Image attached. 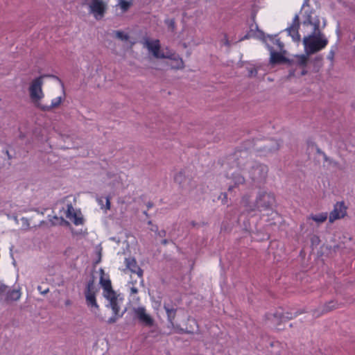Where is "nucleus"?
<instances>
[{"label":"nucleus","instance_id":"obj_1","mask_svg":"<svg viewBox=\"0 0 355 355\" xmlns=\"http://www.w3.org/2000/svg\"><path fill=\"white\" fill-rule=\"evenodd\" d=\"M242 202L248 212L272 211L276 203L274 193L266 191H259L253 203L250 202L247 198H243Z\"/></svg>","mask_w":355,"mask_h":355},{"label":"nucleus","instance_id":"obj_2","mask_svg":"<svg viewBox=\"0 0 355 355\" xmlns=\"http://www.w3.org/2000/svg\"><path fill=\"white\" fill-rule=\"evenodd\" d=\"M245 145L250 146L252 150L260 156H266L274 153L280 147V144L277 140L270 138H257L253 140H247L245 141Z\"/></svg>","mask_w":355,"mask_h":355},{"label":"nucleus","instance_id":"obj_3","mask_svg":"<svg viewBox=\"0 0 355 355\" xmlns=\"http://www.w3.org/2000/svg\"><path fill=\"white\" fill-rule=\"evenodd\" d=\"M328 44V40L320 31H313V32L303 38L304 52L307 55L314 54L325 48Z\"/></svg>","mask_w":355,"mask_h":355},{"label":"nucleus","instance_id":"obj_4","mask_svg":"<svg viewBox=\"0 0 355 355\" xmlns=\"http://www.w3.org/2000/svg\"><path fill=\"white\" fill-rule=\"evenodd\" d=\"M251 151L250 146H245L244 141L241 146L236 148L234 153L230 155L229 160L237 168L243 170L251 159Z\"/></svg>","mask_w":355,"mask_h":355},{"label":"nucleus","instance_id":"obj_5","mask_svg":"<svg viewBox=\"0 0 355 355\" xmlns=\"http://www.w3.org/2000/svg\"><path fill=\"white\" fill-rule=\"evenodd\" d=\"M46 76H48L42 75L33 80L28 89L30 98L37 108L38 105H42L40 101L44 96L42 91L43 78Z\"/></svg>","mask_w":355,"mask_h":355},{"label":"nucleus","instance_id":"obj_6","mask_svg":"<svg viewBox=\"0 0 355 355\" xmlns=\"http://www.w3.org/2000/svg\"><path fill=\"white\" fill-rule=\"evenodd\" d=\"M268 168L263 164L254 163L249 171L252 181L256 183H263L268 176Z\"/></svg>","mask_w":355,"mask_h":355},{"label":"nucleus","instance_id":"obj_7","mask_svg":"<svg viewBox=\"0 0 355 355\" xmlns=\"http://www.w3.org/2000/svg\"><path fill=\"white\" fill-rule=\"evenodd\" d=\"M21 297V292L18 289L10 290L8 286L0 282V302L8 304L17 301Z\"/></svg>","mask_w":355,"mask_h":355},{"label":"nucleus","instance_id":"obj_8","mask_svg":"<svg viewBox=\"0 0 355 355\" xmlns=\"http://www.w3.org/2000/svg\"><path fill=\"white\" fill-rule=\"evenodd\" d=\"M133 312L134 318L137 319L141 325L149 328L155 325V320L146 312L145 307L139 306L134 308Z\"/></svg>","mask_w":355,"mask_h":355},{"label":"nucleus","instance_id":"obj_9","mask_svg":"<svg viewBox=\"0 0 355 355\" xmlns=\"http://www.w3.org/2000/svg\"><path fill=\"white\" fill-rule=\"evenodd\" d=\"M87 6L89 13L92 14L96 20H101L103 18L107 8L106 3L103 0H90Z\"/></svg>","mask_w":355,"mask_h":355},{"label":"nucleus","instance_id":"obj_10","mask_svg":"<svg viewBox=\"0 0 355 355\" xmlns=\"http://www.w3.org/2000/svg\"><path fill=\"white\" fill-rule=\"evenodd\" d=\"M266 46L270 53V63L272 65L286 63L289 67H293V64L295 62L294 59H288V58H286L284 56V55L286 53H284L283 52H282L280 51H279V52L275 51L273 49V47L271 46L270 45H269L268 44H266Z\"/></svg>","mask_w":355,"mask_h":355},{"label":"nucleus","instance_id":"obj_11","mask_svg":"<svg viewBox=\"0 0 355 355\" xmlns=\"http://www.w3.org/2000/svg\"><path fill=\"white\" fill-rule=\"evenodd\" d=\"M347 214V207L343 201L338 202L334 207V209L329 214V223H333L337 219L343 218Z\"/></svg>","mask_w":355,"mask_h":355},{"label":"nucleus","instance_id":"obj_12","mask_svg":"<svg viewBox=\"0 0 355 355\" xmlns=\"http://www.w3.org/2000/svg\"><path fill=\"white\" fill-rule=\"evenodd\" d=\"M104 297L109 301V304L107 306L112 309L113 313L117 314V313H119V302L122 301V298H119V295H117L116 292L113 294L104 295Z\"/></svg>","mask_w":355,"mask_h":355},{"label":"nucleus","instance_id":"obj_13","mask_svg":"<svg viewBox=\"0 0 355 355\" xmlns=\"http://www.w3.org/2000/svg\"><path fill=\"white\" fill-rule=\"evenodd\" d=\"M338 307V304L337 302L335 300H331L322 306H320L318 309H315L313 315L315 317H319L320 315L330 312Z\"/></svg>","mask_w":355,"mask_h":355},{"label":"nucleus","instance_id":"obj_14","mask_svg":"<svg viewBox=\"0 0 355 355\" xmlns=\"http://www.w3.org/2000/svg\"><path fill=\"white\" fill-rule=\"evenodd\" d=\"M146 46L155 58H164V52L160 51V44L158 40H155L153 42L146 41Z\"/></svg>","mask_w":355,"mask_h":355},{"label":"nucleus","instance_id":"obj_15","mask_svg":"<svg viewBox=\"0 0 355 355\" xmlns=\"http://www.w3.org/2000/svg\"><path fill=\"white\" fill-rule=\"evenodd\" d=\"M125 263L128 269H129L132 273H136L139 277L142 278L144 272L143 270L137 265V261L135 258H125Z\"/></svg>","mask_w":355,"mask_h":355},{"label":"nucleus","instance_id":"obj_16","mask_svg":"<svg viewBox=\"0 0 355 355\" xmlns=\"http://www.w3.org/2000/svg\"><path fill=\"white\" fill-rule=\"evenodd\" d=\"M164 309L165 310L167 315V320L168 323L172 326H174V320L176 317V313L178 311L177 308H175L171 303L164 302L163 305Z\"/></svg>","mask_w":355,"mask_h":355},{"label":"nucleus","instance_id":"obj_17","mask_svg":"<svg viewBox=\"0 0 355 355\" xmlns=\"http://www.w3.org/2000/svg\"><path fill=\"white\" fill-rule=\"evenodd\" d=\"M313 12V10L309 13L306 12L305 19L303 21V24L304 26H313V31H318L320 29V21L318 16H315V17H312Z\"/></svg>","mask_w":355,"mask_h":355},{"label":"nucleus","instance_id":"obj_18","mask_svg":"<svg viewBox=\"0 0 355 355\" xmlns=\"http://www.w3.org/2000/svg\"><path fill=\"white\" fill-rule=\"evenodd\" d=\"M174 181L175 183L178 184L182 189H184L185 187V183L187 182H190L191 178L186 175L184 170H181L175 175Z\"/></svg>","mask_w":355,"mask_h":355},{"label":"nucleus","instance_id":"obj_19","mask_svg":"<svg viewBox=\"0 0 355 355\" xmlns=\"http://www.w3.org/2000/svg\"><path fill=\"white\" fill-rule=\"evenodd\" d=\"M310 55H307L306 53L305 54L296 55L295 56V60H294L295 62L293 64V67L298 66L301 68H305L309 62Z\"/></svg>","mask_w":355,"mask_h":355},{"label":"nucleus","instance_id":"obj_20","mask_svg":"<svg viewBox=\"0 0 355 355\" xmlns=\"http://www.w3.org/2000/svg\"><path fill=\"white\" fill-rule=\"evenodd\" d=\"M100 284L103 288V295L113 294L115 291L112 289L111 281L110 279H105L103 276L100 278Z\"/></svg>","mask_w":355,"mask_h":355},{"label":"nucleus","instance_id":"obj_21","mask_svg":"<svg viewBox=\"0 0 355 355\" xmlns=\"http://www.w3.org/2000/svg\"><path fill=\"white\" fill-rule=\"evenodd\" d=\"M86 304L90 308L99 309L96 300V293H85Z\"/></svg>","mask_w":355,"mask_h":355},{"label":"nucleus","instance_id":"obj_22","mask_svg":"<svg viewBox=\"0 0 355 355\" xmlns=\"http://www.w3.org/2000/svg\"><path fill=\"white\" fill-rule=\"evenodd\" d=\"M62 98L61 96L58 97L55 100H53L50 105H38V108L44 112H49L53 108L58 107L62 103Z\"/></svg>","mask_w":355,"mask_h":355},{"label":"nucleus","instance_id":"obj_23","mask_svg":"<svg viewBox=\"0 0 355 355\" xmlns=\"http://www.w3.org/2000/svg\"><path fill=\"white\" fill-rule=\"evenodd\" d=\"M302 312L296 311L294 313H290V312H286V313H275L274 314V317L279 318L281 322H284L288 320H291L294 317H296L297 315L301 313Z\"/></svg>","mask_w":355,"mask_h":355},{"label":"nucleus","instance_id":"obj_24","mask_svg":"<svg viewBox=\"0 0 355 355\" xmlns=\"http://www.w3.org/2000/svg\"><path fill=\"white\" fill-rule=\"evenodd\" d=\"M232 179L234 182V187L239 186L240 184H243L245 183L244 177L239 173H232ZM233 187L234 186H230L228 190L232 191L233 189Z\"/></svg>","mask_w":355,"mask_h":355},{"label":"nucleus","instance_id":"obj_25","mask_svg":"<svg viewBox=\"0 0 355 355\" xmlns=\"http://www.w3.org/2000/svg\"><path fill=\"white\" fill-rule=\"evenodd\" d=\"M288 35H290L294 42H298L301 40L300 35L299 34V28L288 27L286 30Z\"/></svg>","mask_w":355,"mask_h":355},{"label":"nucleus","instance_id":"obj_26","mask_svg":"<svg viewBox=\"0 0 355 355\" xmlns=\"http://www.w3.org/2000/svg\"><path fill=\"white\" fill-rule=\"evenodd\" d=\"M277 36V35H266V34L264 33V32L261 30H258V33H257V35H255V36H254V37L255 38H257L260 40H261L263 42H264L266 44H268L266 42V37L269 38L270 40H274V37H275Z\"/></svg>","mask_w":355,"mask_h":355},{"label":"nucleus","instance_id":"obj_27","mask_svg":"<svg viewBox=\"0 0 355 355\" xmlns=\"http://www.w3.org/2000/svg\"><path fill=\"white\" fill-rule=\"evenodd\" d=\"M94 282L95 277L94 275H92L91 279L87 282L85 293H96Z\"/></svg>","mask_w":355,"mask_h":355},{"label":"nucleus","instance_id":"obj_28","mask_svg":"<svg viewBox=\"0 0 355 355\" xmlns=\"http://www.w3.org/2000/svg\"><path fill=\"white\" fill-rule=\"evenodd\" d=\"M313 220L322 223L324 222L327 218V213H321L318 215H311L310 217Z\"/></svg>","mask_w":355,"mask_h":355},{"label":"nucleus","instance_id":"obj_29","mask_svg":"<svg viewBox=\"0 0 355 355\" xmlns=\"http://www.w3.org/2000/svg\"><path fill=\"white\" fill-rule=\"evenodd\" d=\"M113 34L115 37L121 41H128L130 38L129 35L121 31H114Z\"/></svg>","mask_w":355,"mask_h":355},{"label":"nucleus","instance_id":"obj_30","mask_svg":"<svg viewBox=\"0 0 355 355\" xmlns=\"http://www.w3.org/2000/svg\"><path fill=\"white\" fill-rule=\"evenodd\" d=\"M174 62L175 64L172 66V68L175 69H182L184 67V62L180 57L174 60Z\"/></svg>","mask_w":355,"mask_h":355},{"label":"nucleus","instance_id":"obj_31","mask_svg":"<svg viewBox=\"0 0 355 355\" xmlns=\"http://www.w3.org/2000/svg\"><path fill=\"white\" fill-rule=\"evenodd\" d=\"M119 5L120 6L121 8L124 12H125L130 8V7L131 6V3L126 0H119Z\"/></svg>","mask_w":355,"mask_h":355},{"label":"nucleus","instance_id":"obj_32","mask_svg":"<svg viewBox=\"0 0 355 355\" xmlns=\"http://www.w3.org/2000/svg\"><path fill=\"white\" fill-rule=\"evenodd\" d=\"M124 313H125V311H123L121 314H119V313H117V314L113 313V315L108 319L107 323H109V324L115 323L118 320L119 318H120L123 316Z\"/></svg>","mask_w":355,"mask_h":355},{"label":"nucleus","instance_id":"obj_33","mask_svg":"<svg viewBox=\"0 0 355 355\" xmlns=\"http://www.w3.org/2000/svg\"><path fill=\"white\" fill-rule=\"evenodd\" d=\"M273 40L274 43L278 46L279 50L284 53H286V51L284 49V43L281 42L279 39H274Z\"/></svg>","mask_w":355,"mask_h":355},{"label":"nucleus","instance_id":"obj_34","mask_svg":"<svg viewBox=\"0 0 355 355\" xmlns=\"http://www.w3.org/2000/svg\"><path fill=\"white\" fill-rule=\"evenodd\" d=\"M71 220H73V222L76 225L83 223V218L82 217H78L76 213H73Z\"/></svg>","mask_w":355,"mask_h":355},{"label":"nucleus","instance_id":"obj_35","mask_svg":"<svg viewBox=\"0 0 355 355\" xmlns=\"http://www.w3.org/2000/svg\"><path fill=\"white\" fill-rule=\"evenodd\" d=\"M73 213H75L74 209L71 205H67V217L69 219H72Z\"/></svg>","mask_w":355,"mask_h":355},{"label":"nucleus","instance_id":"obj_36","mask_svg":"<svg viewBox=\"0 0 355 355\" xmlns=\"http://www.w3.org/2000/svg\"><path fill=\"white\" fill-rule=\"evenodd\" d=\"M164 55L165 56L164 58L170 59L173 61L180 58L179 55L173 52H169V55H165L164 52Z\"/></svg>","mask_w":355,"mask_h":355},{"label":"nucleus","instance_id":"obj_37","mask_svg":"<svg viewBox=\"0 0 355 355\" xmlns=\"http://www.w3.org/2000/svg\"><path fill=\"white\" fill-rule=\"evenodd\" d=\"M300 18L298 15H296L295 17L293 18V23L289 27H295V28H300Z\"/></svg>","mask_w":355,"mask_h":355},{"label":"nucleus","instance_id":"obj_38","mask_svg":"<svg viewBox=\"0 0 355 355\" xmlns=\"http://www.w3.org/2000/svg\"><path fill=\"white\" fill-rule=\"evenodd\" d=\"M322 56H317L315 58V59L313 60V62L315 67H317L318 68H320L322 66Z\"/></svg>","mask_w":355,"mask_h":355},{"label":"nucleus","instance_id":"obj_39","mask_svg":"<svg viewBox=\"0 0 355 355\" xmlns=\"http://www.w3.org/2000/svg\"><path fill=\"white\" fill-rule=\"evenodd\" d=\"M166 24L168 25V28H171L172 31H174L175 28V21L174 19L166 20Z\"/></svg>","mask_w":355,"mask_h":355},{"label":"nucleus","instance_id":"obj_40","mask_svg":"<svg viewBox=\"0 0 355 355\" xmlns=\"http://www.w3.org/2000/svg\"><path fill=\"white\" fill-rule=\"evenodd\" d=\"M21 221L22 223V227H24L26 230L29 229L30 223L28 218L23 217L21 218Z\"/></svg>","mask_w":355,"mask_h":355},{"label":"nucleus","instance_id":"obj_41","mask_svg":"<svg viewBox=\"0 0 355 355\" xmlns=\"http://www.w3.org/2000/svg\"><path fill=\"white\" fill-rule=\"evenodd\" d=\"M257 74V69L256 68H250L248 69V76L254 77Z\"/></svg>","mask_w":355,"mask_h":355},{"label":"nucleus","instance_id":"obj_42","mask_svg":"<svg viewBox=\"0 0 355 355\" xmlns=\"http://www.w3.org/2000/svg\"><path fill=\"white\" fill-rule=\"evenodd\" d=\"M222 42L227 47L230 48L231 46V43H230V42L229 41V40L227 38V34H224V39L222 40Z\"/></svg>","mask_w":355,"mask_h":355},{"label":"nucleus","instance_id":"obj_43","mask_svg":"<svg viewBox=\"0 0 355 355\" xmlns=\"http://www.w3.org/2000/svg\"><path fill=\"white\" fill-rule=\"evenodd\" d=\"M254 36H255V35H253V34H250V33H247L243 37H242L239 40V42H241V41H243V40H248L251 37H254Z\"/></svg>","mask_w":355,"mask_h":355},{"label":"nucleus","instance_id":"obj_44","mask_svg":"<svg viewBox=\"0 0 355 355\" xmlns=\"http://www.w3.org/2000/svg\"><path fill=\"white\" fill-rule=\"evenodd\" d=\"M37 289L40 292V293L43 294V295L46 294L49 291V288H46V289L43 290V288H42L41 286H38Z\"/></svg>","mask_w":355,"mask_h":355},{"label":"nucleus","instance_id":"obj_45","mask_svg":"<svg viewBox=\"0 0 355 355\" xmlns=\"http://www.w3.org/2000/svg\"><path fill=\"white\" fill-rule=\"evenodd\" d=\"M105 201H106V203H105V210H109L110 209V198L107 197L105 198Z\"/></svg>","mask_w":355,"mask_h":355},{"label":"nucleus","instance_id":"obj_46","mask_svg":"<svg viewBox=\"0 0 355 355\" xmlns=\"http://www.w3.org/2000/svg\"><path fill=\"white\" fill-rule=\"evenodd\" d=\"M178 332L181 333V334H193V331L187 330V329L185 330L184 329H180Z\"/></svg>","mask_w":355,"mask_h":355},{"label":"nucleus","instance_id":"obj_47","mask_svg":"<svg viewBox=\"0 0 355 355\" xmlns=\"http://www.w3.org/2000/svg\"><path fill=\"white\" fill-rule=\"evenodd\" d=\"M157 235L162 238L165 237L166 235V232L164 230H162L158 232Z\"/></svg>","mask_w":355,"mask_h":355},{"label":"nucleus","instance_id":"obj_48","mask_svg":"<svg viewBox=\"0 0 355 355\" xmlns=\"http://www.w3.org/2000/svg\"><path fill=\"white\" fill-rule=\"evenodd\" d=\"M248 33L253 35H257V32L254 30L253 25L250 26V31Z\"/></svg>","mask_w":355,"mask_h":355},{"label":"nucleus","instance_id":"obj_49","mask_svg":"<svg viewBox=\"0 0 355 355\" xmlns=\"http://www.w3.org/2000/svg\"><path fill=\"white\" fill-rule=\"evenodd\" d=\"M316 152L317 153L322 155V156H325V153L318 147L316 148Z\"/></svg>","mask_w":355,"mask_h":355},{"label":"nucleus","instance_id":"obj_50","mask_svg":"<svg viewBox=\"0 0 355 355\" xmlns=\"http://www.w3.org/2000/svg\"><path fill=\"white\" fill-rule=\"evenodd\" d=\"M131 294H137L138 293V289L135 287H132L130 288Z\"/></svg>","mask_w":355,"mask_h":355},{"label":"nucleus","instance_id":"obj_51","mask_svg":"<svg viewBox=\"0 0 355 355\" xmlns=\"http://www.w3.org/2000/svg\"><path fill=\"white\" fill-rule=\"evenodd\" d=\"M309 1L310 0H304V3L302 5V8L306 6H309Z\"/></svg>","mask_w":355,"mask_h":355},{"label":"nucleus","instance_id":"obj_52","mask_svg":"<svg viewBox=\"0 0 355 355\" xmlns=\"http://www.w3.org/2000/svg\"><path fill=\"white\" fill-rule=\"evenodd\" d=\"M4 152H5V154L7 155L8 159H12V156L10 155L8 150L6 149Z\"/></svg>","mask_w":355,"mask_h":355},{"label":"nucleus","instance_id":"obj_53","mask_svg":"<svg viewBox=\"0 0 355 355\" xmlns=\"http://www.w3.org/2000/svg\"><path fill=\"white\" fill-rule=\"evenodd\" d=\"M334 51H330L329 55H328V58L330 59V60H332L334 58Z\"/></svg>","mask_w":355,"mask_h":355},{"label":"nucleus","instance_id":"obj_54","mask_svg":"<svg viewBox=\"0 0 355 355\" xmlns=\"http://www.w3.org/2000/svg\"><path fill=\"white\" fill-rule=\"evenodd\" d=\"M169 243V241L168 239H163L162 241H161V243L164 245H166V244H168Z\"/></svg>","mask_w":355,"mask_h":355},{"label":"nucleus","instance_id":"obj_55","mask_svg":"<svg viewBox=\"0 0 355 355\" xmlns=\"http://www.w3.org/2000/svg\"><path fill=\"white\" fill-rule=\"evenodd\" d=\"M295 76V70L294 69H291L289 71L288 76L291 77V76Z\"/></svg>","mask_w":355,"mask_h":355},{"label":"nucleus","instance_id":"obj_56","mask_svg":"<svg viewBox=\"0 0 355 355\" xmlns=\"http://www.w3.org/2000/svg\"><path fill=\"white\" fill-rule=\"evenodd\" d=\"M303 69L301 71V76H305L308 73L307 70L305 69V68H302Z\"/></svg>","mask_w":355,"mask_h":355},{"label":"nucleus","instance_id":"obj_57","mask_svg":"<svg viewBox=\"0 0 355 355\" xmlns=\"http://www.w3.org/2000/svg\"><path fill=\"white\" fill-rule=\"evenodd\" d=\"M154 205L153 202H148L147 204H146V206L148 207V209H150L151 207H153Z\"/></svg>","mask_w":355,"mask_h":355},{"label":"nucleus","instance_id":"obj_58","mask_svg":"<svg viewBox=\"0 0 355 355\" xmlns=\"http://www.w3.org/2000/svg\"><path fill=\"white\" fill-rule=\"evenodd\" d=\"M98 202L101 205H102V207L103 206V199L102 198H98Z\"/></svg>","mask_w":355,"mask_h":355},{"label":"nucleus","instance_id":"obj_59","mask_svg":"<svg viewBox=\"0 0 355 355\" xmlns=\"http://www.w3.org/2000/svg\"><path fill=\"white\" fill-rule=\"evenodd\" d=\"M191 225L193 227H196L198 225V223L195 222L194 220L191 222Z\"/></svg>","mask_w":355,"mask_h":355},{"label":"nucleus","instance_id":"obj_60","mask_svg":"<svg viewBox=\"0 0 355 355\" xmlns=\"http://www.w3.org/2000/svg\"><path fill=\"white\" fill-rule=\"evenodd\" d=\"M62 223H64L65 225H69V223L67 220H65L63 218H60Z\"/></svg>","mask_w":355,"mask_h":355},{"label":"nucleus","instance_id":"obj_61","mask_svg":"<svg viewBox=\"0 0 355 355\" xmlns=\"http://www.w3.org/2000/svg\"><path fill=\"white\" fill-rule=\"evenodd\" d=\"M271 353V355H281L279 352H273V351H271L270 352Z\"/></svg>","mask_w":355,"mask_h":355},{"label":"nucleus","instance_id":"obj_62","mask_svg":"<svg viewBox=\"0 0 355 355\" xmlns=\"http://www.w3.org/2000/svg\"><path fill=\"white\" fill-rule=\"evenodd\" d=\"M71 300H66V301H65V305H67V306H69V305H71Z\"/></svg>","mask_w":355,"mask_h":355},{"label":"nucleus","instance_id":"obj_63","mask_svg":"<svg viewBox=\"0 0 355 355\" xmlns=\"http://www.w3.org/2000/svg\"><path fill=\"white\" fill-rule=\"evenodd\" d=\"M254 30L257 33H258V30H260V29L259 28V26H258V25H257V24H255Z\"/></svg>","mask_w":355,"mask_h":355},{"label":"nucleus","instance_id":"obj_64","mask_svg":"<svg viewBox=\"0 0 355 355\" xmlns=\"http://www.w3.org/2000/svg\"><path fill=\"white\" fill-rule=\"evenodd\" d=\"M100 272H101V276L103 277V275H104V270L103 269H101Z\"/></svg>","mask_w":355,"mask_h":355}]
</instances>
